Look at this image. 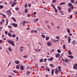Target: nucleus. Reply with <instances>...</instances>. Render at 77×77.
Wrapping results in <instances>:
<instances>
[{
  "instance_id": "51",
  "label": "nucleus",
  "mask_w": 77,
  "mask_h": 77,
  "mask_svg": "<svg viewBox=\"0 0 77 77\" xmlns=\"http://www.w3.org/2000/svg\"><path fill=\"white\" fill-rule=\"evenodd\" d=\"M15 9L17 11H18L19 10V8L18 7L16 8Z\"/></svg>"
},
{
  "instance_id": "35",
  "label": "nucleus",
  "mask_w": 77,
  "mask_h": 77,
  "mask_svg": "<svg viewBox=\"0 0 77 77\" xmlns=\"http://www.w3.org/2000/svg\"><path fill=\"white\" fill-rule=\"evenodd\" d=\"M7 49L8 50V51H12V49H11V48H7Z\"/></svg>"
},
{
  "instance_id": "43",
  "label": "nucleus",
  "mask_w": 77,
  "mask_h": 77,
  "mask_svg": "<svg viewBox=\"0 0 77 77\" xmlns=\"http://www.w3.org/2000/svg\"><path fill=\"white\" fill-rule=\"evenodd\" d=\"M55 38L57 39H59L60 37H59L58 36H57L55 37Z\"/></svg>"
},
{
  "instance_id": "34",
  "label": "nucleus",
  "mask_w": 77,
  "mask_h": 77,
  "mask_svg": "<svg viewBox=\"0 0 77 77\" xmlns=\"http://www.w3.org/2000/svg\"><path fill=\"white\" fill-rule=\"evenodd\" d=\"M57 52L58 53H61V51H60V50L59 49L57 50Z\"/></svg>"
},
{
  "instance_id": "20",
  "label": "nucleus",
  "mask_w": 77,
  "mask_h": 77,
  "mask_svg": "<svg viewBox=\"0 0 77 77\" xmlns=\"http://www.w3.org/2000/svg\"><path fill=\"white\" fill-rule=\"evenodd\" d=\"M26 24V21H23L22 23V24L23 25V26L25 25Z\"/></svg>"
},
{
  "instance_id": "32",
  "label": "nucleus",
  "mask_w": 77,
  "mask_h": 77,
  "mask_svg": "<svg viewBox=\"0 0 77 77\" xmlns=\"http://www.w3.org/2000/svg\"><path fill=\"white\" fill-rule=\"evenodd\" d=\"M76 42H75V41H72V44L73 45H75Z\"/></svg>"
},
{
  "instance_id": "21",
  "label": "nucleus",
  "mask_w": 77,
  "mask_h": 77,
  "mask_svg": "<svg viewBox=\"0 0 77 77\" xmlns=\"http://www.w3.org/2000/svg\"><path fill=\"white\" fill-rule=\"evenodd\" d=\"M49 39H50L49 37L48 36H46V41H48V40Z\"/></svg>"
},
{
  "instance_id": "19",
  "label": "nucleus",
  "mask_w": 77,
  "mask_h": 77,
  "mask_svg": "<svg viewBox=\"0 0 77 77\" xmlns=\"http://www.w3.org/2000/svg\"><path fill=\"white\" fill-rule=\"evenodd\" d=\"M16 4H17V2L13 3L12 4L11 6H12V7H13L15 5H16Z\"/></svg>"
},
{
  "instance_id": "6",
  "label": "nucleus",
  "mask_w": 77,
  "mask_h": 77,
  "mask_svg": "<svg viewBox=\"0 0 77 77\" xmlns=\"http://www.w3.org/2000/svg\"><path fill=\"white\" fill-rule=\"evenodd\" d=\"M51 40L52 41L54 42H55V43H56V42H57L59 41V40H56L54 39H52Z\"/></svg>"
},
{
  "instance_id": "8",
  "label": "nucleus",
  "mask_w": 77,
  "mask_h": 77,
  "mask_svg": "<svg viewBox=\"0 0 77 77\" xmlns=\"http://www.w3.org/2000/svg\"><path fill=\"white\" fill-rule=\"evenodd\" d=\"M52 43L50 42H48L47 43V44L48 45V46H49V47H50L51 46V44Z\"/></svg>"
},
{
  "instance_id": "53",
  "label": "nucleus",
  "mask_w": 77,
  "mask_h": 77,
  "mask_svg": "<svg viewBox=\"0 0 77 77\" xmlns=\"http://www.w3.org/2000/svg\"><path fill=\"white\" fill-rule=\"evenodd\" d=\"M70 18L72 19V15H70Z\"/></svg>"
},
{
  "instance_id": "37",
  "label": "nucleus",
  "mask_w": 77,
  "mask_h": 77,
  "mask_svg": "<svg viewBox=\"0 0 77 77\" xmlns=\"http://www.w3.org/2000/svg\"><path fill=\"white\" fill-rule=\"evenodd\" d=\"M8 27L9 29H12V26H11L10 25L8 26Z\"/></svg>"
},
{
  "instance_id": "12",
  "label": "nucleus",
  "mask_w": 77,
  "mask_h": 77,
  "mask_svg": "<svg viewBox=\"0 0 77 77\" xmlns=\"http://www.w3.org/2000/svg\"><path fill=\"white\" fill-rule=\"evenodd\" d=\"M60 54H55L56 57H59L60 56Z\"/></svg>"
},
{
  "instance_id": "56",
  "label": "nucleus",
  "mask_w": 77,
  "mask_h": 77,
  "mask_svg": "<svg viewBox=\"0 0 77 77\" xmlns=\"http://www.w3.org/2000/svg\"><path fill=\"white\" fill-rule=\"evenodd\" d=\"M64 38L66 39L68 38V36H67V35H66V36H64Z\"/></svg>"
},
{
  "instance_id": "28",
  "label": "nucleus",
  "mask_w": 77,
  "mask_h": 77,
  "mask_svg": "<svg viewBox=\"0 0 77 77\" xmlns=\"http://www.w3.org/2000/svg\"><path fill=\"white\" fill-rule=\"evenodd\" d=\"M65 5V3L64 2H63L60 3V6H61V5Z\"/></svg>"
},
{
  "instance_id": "26",
  "label": "nucleus",
  "mask_w": 77,
  "mask_h": 77,
  "mask_svg": "<svg viewBox=\"0 0 77 77\" xmlns=\"http://www.w3.org/2000/svg\"><path fill=\"white\" fill-rule=\"evenodd\" d=\"M54 69H52L51 70V74L52 75H53V74L54 73Z\"/></svg>"
},
{
  "instance_id": "44",
  "label": "nucleus",
  "mask_w": 77,
  "mask_h": 77,
  "mask_svg": "<svg viewBox=\"0 0 77 77\" xmlns=\"http://www.w3.org/2000/svg\"><path fill=\"white\" fill-rule=\"evenodd\" d=\"M63 50H65V48H66V47L65 46V45H63Z\"/></svg>"
},
{
  "instance_id": "11",
  "label": "nucleus",
  "mask_w": 77,
  "mask_h": 77,
  "mask_svg": "<svg viewBox=\"0 0 77 77\" xmlns=\"http://www.w3.org/2000/svg\"><path fill=\"white\" fill-rule=\"evenodd\" d=\"M23 50H24V47L23 46H22L20 48V52H23Z\"/></svg>"
},
{
  "instance_id": "9",
  "label": "nucleus",
  "mask_w": 77,
  "mask_h": 77,
  "mask_svg": "<svg viewBox=\"0 0 77 77\" xmlns=\"http://www.w3.org/2000/svg\"><path fill=\"white\" fill-rule=\"evenodd\" d=\"M68 57H69L70 59H73L74 58V57H73V56L72 55H69L68 56Z\"/></svg>"
},
{
  "instance_id": "10",
  "label": "nucleus",
  "mask_w": 77,
  "mask_h": 77,
  "mask_svg": "<svg viewBox=\"0 0 77 77\" xmlns=\"http://www.w3.org/2000/svg\"><path fill=\"white\" fill-rule=\"evenodd\" d=\"M73 68L74 69H76L77 70V64H75L74 66H73Z\"/></svg>"
},
{
  "instance_id": "41",
  "label": "nucleus",
  "mask_w": 77,
  "mask_h": 77,
  "mask_svg": "<svg viewBox=\"0 0 77 77\" xmlns=\"http://www.w3.org/2000/svg\"><path fill=\"white\" fill-rule=\"evenodd\" d=\"M40 62H44V60H43V59H41L40 60Z\"/></svg>"
},
{
  "instance_id": "36",
  "label": "nucleus",
  "mask_w": 77,
  "mask_h": 77,
  "mask_svg": "<svg viewBox=\"0 0 77 77\" xmlns=\"http://www.w3.org/2000/svg\"><path fill=\"white\" fill-rule=\"evenodd\" d=\"M25 13H27V12H28V11L27 10V8H26L25 10Z\"/></svg>"
},
{
  "instance_id": "15",
  "label": "nucleus",
  "mask_w": 77,
  "mask_h": 77,
  "mask_svg": "<svg viewBox=\"0 0 77 77\" xmlns=\"http://www.w3.org/2000/svg\"><path fill=\"white\" fill-rule=\"evenodd\" d=\"M68 42L69 43H70V42H71V38H70L69 37H68Z\"/></svg>"
},
{
  "instance_id": "52",
  "label": "nucleus",
  "mask_w": 77,
  "mask_h": 77,
  "mask_svg": "<svg viewBox=\"0 0 77 77\" xmlns=\"http://www.w3.org/2000/svg\"><path fill=\"white\" fill-rule=\"evenodd\" d=\"M8 31H5V34L6 35H8Z\"/></svg>"
},
{
  "instance_id": "57",
  "label": "nucleus",
  "mask_w": 77,
  "mask_h": 77,
  "mask_svg": "<svg viewBox=\"0 0 77 77\" xmlns=\"http://www.w3.org/2000/svg\"><path fill=\"white\" fill-rule=\"evenodd\" d=\"M68 11L69 12H71V9L69 8L68 9Z\"/></svg>"
},
{
  "instance_id": "25",
  "label": "nucleus",
  "mask_w": 77,
  "mask_h": 77,
  "mask_svg": "<svg viewBox=\"0 0 77 77\" xmlns=\"http://www.w3.org/2000/svg\"><path fill=\"white\" fill-rule=\"evenodd\" d=\"M14 62L16 63V64H19L20 62L19 61H14Z\"/></svg>"
},
{
  "instance_id": "24",
  "label": "nucleus",
  "mask_w": 77,
  "mask_h": 77,
  "mask_svg": "<svg viewBox=\"0 0 77 77\" xmlns=\"http://www.w3.org/2000/svg\"><path fill=\"white\" fill-rule=\"evenodd\" d=\"M13 72H14V73H19V72H18L17 70H14L13 71Z\"/></svg>"
},
{
  "instance_id": "13",
  "label": "nucleus",
  "mask_w": 77,
  "mask_h": 77,
  "mask_svg": "<svg viewBox=\"0 0 77 77\" xmlns=\"http://www.w3.org/2000/svg\"><path fill=\"white\" fill-rule=\"evenodd\" d=\"M53 59V57H51V58H49L48 59V60L49 61H52Z\"/></svg>"
},
{
  "instance_id": "63",
  "label": "nucleus",
  "mask_w": 77,
  "mask_h": 77,
  "mask_svg": "<svg viewBox=\"0 0 77 77\" xmlns=\"http://www.w3.org/2000/svg\"><path fill=\"white\" fill-rule=\"evenodd\" d=\"M0 43L1 44H2V40H0Z\"/></svg>"
},
{
  "instance_id": "54",
  "label": "nucleus",
  "mask_w": 77,
  "mask_h": 77,
  "mask_svg": "<svg viewBox=\"0 0 77 77\" xmlns=\"http://www.w3.org/2000/svg\"><path fill=\"white\" fill-rule=\"evenodd\" d=\"M27 16L28 17H30V14H28Z\"/></svg>"
},
{
  "instance_id": "38",
  "label": "nucleus",
  "mask_w": 77,
  "mask_h": 77,
  "mask_svg": "<svg viewBox=\"0 0 77 77\" xmlns=\"http://www.w3.org/2000/svg\"><path fill=\"white\" fill-rule=\"evenodd\" d=\"M16 68H17V69H18L19 68H20V67H19V66H18V65L16 66Z\"/></svg>"
},
{
  "instance_id": "2",
  "label": "nucleus",
  "mask_w": 77,
  "mask_h": 77,
  "mask_svg": "<svg viewBox=\"0 0 77 77\" xmlns=\"http://www.w3.org/2000/svg\"><path fill=\"white\" fill-rule=\"evenodd\" d=\"M6 13L7 14H8V16H9V17H11V11L10 10L7 11Z\"/></svg>"
},
{
  "instance_id": "27",
  "label": "nucleus",
  "mask_w": 77,
  "mask_h": 77,
  "mask_svg": "<svg viewBox=\"0 0 77 77\" xmlns=\"http://www.w3.org/2000/svg\"><path fill=\"white\" fill-rule=\"evenodd\" d=\"M3 8H4V6L2 5H0V9H3Z\"/></svg>"
},
{
  "instance_id": "29",
  "label": "nucleus",
  "mask_w": 77,
  "mask_h": 77,
  "mask_svg": "<svg viewBox=\"0 0 77 77\" xmlns=\"http://www.w3.org/2000/svg\"><path fill=\"white\" fill-rule=\"evenodd\" d=\"M41 36H42L43 38H45V35H42Z\"/></svg>"
},
{
  "instance_id": "18",
  "label": "nucleus",
  "mask_w": 77,
  "mask_h": 77,
  "mask_svg": "<svg viewBox=\"0 0 77 77\" xmlns=\"http://www.w3.org/2000/svg\"><path fill=\"white\" fill-rule=\"evenodd\" d=\"M20 68L21 70H22V71H23L24 70V67L23 66H20Z\"/></svg>"
},
{
  "instance_id": "23",
  "label": "nucleus",
  "mask_w": 77,
  "mask_h": 77,
  "mask_svg": "<svg viewBox=\"0 0 77 77\" xmlns=\"http://www.w3.org/2000/svg\"><path fill=\"white\" fill-rule=\"evenodd\" d=\"M0 15L2 16H3V17H4V18H6V15H5L3 14H2V13H1Z\"/></svg>"
},
{
  "instance_id": "45",
  "label": "nucleus",
  "mask_w": 77,
  "mask_h": 77,
  "mask_svg": "<svg viewBox=\"0 0 77 77\" xmlns=\"http://www.w3.org/2000/svg\"><path fill=\"white\" fill-rule=\"evenodd\" d=\"M67 32H68V33H70V30H69V29H67Z\"/></svg>"
},
{
  "instance_id": "1",
  "label": "nucleus",
  "mask_w": 77,
  "mask_h": 77,
  "mask_svg": "<svg viewBox=\"0 0 77 77\" xmlns=\"http://www.w3.org/2000/svg\"><path fill=\"white\" fill-rule=\"evenodd\" d=\"M7 42H8L10 44L12 45H13V46H15V42H14L13 41L11 40H7Z\"/></svg>"
},
{
  "instance_id": "48",
  "label": "nucleus",
  "mask_w": 77,
  "mask_h": 77,
  "mask_svg": "<svg viewBox=\"0 0 77 77\" xmlns=\"http://www.w3.org/2000/svg\"><path fill=\"white\" fill-rule=\"evenodd\" d=\"M71 2L72 3H74L75 2V1H74V0H71Z\"/></svg>"
},
{
  "instance_id": "7",
  "label": "nucleus",
  "mask_w": 77,
  "mask_h": 77,
  "mask_svg": "<svg viewBox=\"0 0 77 77\" xmlns=\"http://www.w3.org/2000/svg\"><path fill=\"white\" fill-rule=\"evenodd\" d=\"M61 68H62V67L61 66H58V69L60 73L62 72V69H61Z\"/></svg>"
},
{
  "instance_id": "50",
  "label": "nucleus",
  "mask_w": 77,
  "mask_h": 77,
  "mask_svg": "<svg viewBox=\"0 0 77 77\" xmlns=\"http://www.w3.org/2000/svg\"><path fill=\"white\" fill-rule=\"evenodd\" d=\"M36 12H34L33 13V15H36Z\"/></svg>"
},
{
  "instance_id": "46",
  "label": "nucleus",
  "mask_w": 77,
  "mask_h": 77,
  "mask_svg": "<svg viewBox=\"0 0 77 77\" xmlns=\"http://www.w3.org/2000/svg\"><path fill=\"white\" fill-rule=\"evenodd\" d=\"M68 5L69 6H71L72 5V4L71 3H68Z\"/></svg>"
},
{
  "instance_id": "55",
  "label": "nucleus",
  "mask_w": 77,
  "mask_h": 77,
  "mask_svg": "<svg viewBox=\"0 0 77 77\" xmlns=\"http://www.w3.org/2000/svg\"><path fill=\"white\" fill-rule=\"evenodd\" d=\"M50 66H51L52 68L54 67V66L52 64H50Z\"/></svg>"
},
{
  "instance_id": "33",
  "label": "nucleus",
  "mask_w": 77,
  "mask_h": 77,
  "mask_svg": "<svg viewBox=\"0 0 77 77\" xmlns=\"http://www.w3.org/2000/svg\"><path fill=\"white\" fill-rule=\"evenodd\" d=\"M56 2V0H53L52 1V3H54Z\"/></svg>"
},
{
  "instance_id": "61",
  "label": "nucleus",
  "mask_w": 77,
  "mask_h": 77,
  "mask_svg": "<svg viewBox=\"0 0 77 77\" xmlns=\"http://www.w3.org/2000/svg\"><path fill=\"white\" fill-rule=\"evenodd\" d=\"M54 49H52L51 51V52H53V51H54Z\"/></svg>"
},
{
  "instance_id": "22",
  "label": "nucleus",
  "mask_w": 77,
  "mask_h": 77,
  "mask_svg": "<svg viewBox=\"0 0 77 77\" xmlns=\"http://www.w3.org/2000/svg\"><path fill=\"white\" fill-rule=\"evenodd\" d=\"M45 69L46 71H48V72L50 71V69L48 67H46Z\"/></svg>"
},
{
  "instance_id": "62",
  "label": "nucleus",
  "mask_w": 77,
  "mask_h": 77,
  "mask_svg": "<svg viewBox=\"0 0 77 77\" xmlns=\"http://www.w3.org/2000/svg\"><path fill=\"white\" fill-rule=\"evenodd\" d=\"M27 4H26L25 5V8H27Z\"/></svg>"
},
{
  "instance_id": "59",
  "label": "nucleus",
  "mask_w": 77,
  "mask_h": 77,
  "mask_svg": "<svg viewBox=\"0 0 77 77\" xmlns=\"http://www.w3.org/2000/svg\"><path fill=\"white\" fill-rule=\"evenodd\" d=\"M34 31L35 33H37V30H34Z\"/></svg>"
},
{
  "instance_id": "39",
  "label": "nucleus",
  "mask_w": 77,
  "mask_h": 77,
  "mask_svg": "<svg viewBox=\"0 0 77 77\" xmlns=\"http://www.w3.org/2000/svg\"><path fill=\"white\" fill-rule=\"evenodd\" d=\"M12 38H15V37H16V35H15V34H13L12 35Z\"/></svg>"
},
{
  "instance_id": "42",
  "label": "nucleus",
  "mask_w": 77,
  "mask_h": 77,
  "mask_svg": "<svg viewBox=\"0 0 77 77\" xmlns=\"http://www.w3.org/2000/svg\"><path fill=\"white\" fill-rule=\"evenodd\" d=\"M30 74V72L29 71H28L26 72V75H29Z\"/></svg>"
},
{
  "instance_id": "60",
  "label": "nucleus",
  "mask_w": 77,
  "mask_h": 77,
  "mask_svg": "<svg viewBox=\"0 0 77 77\" xmlns=\"http://www.w3.org/2000/svg\"><path fill=\"white\" fill-rule=\"evenodd\" d=\"M33 32H34V30H32V31H31V33H33Z\"/></svg>"
},
{
  "instance_id": "30",
  "label": "nucleus",
  "mask_w": 77,
  "mask_h": 77,
  "mask_svg": "<svg viewBox=\"0 0 77 77\" xmlns=\"http://www.w3.org/2000/svg\"><path fill=\"white\" fill-rule=\"evenodd\" d=\"M57 8L59 11H61V9H62L60 6L57 7Z\"/></svg>"
},
{
  "instance_id": "49",
  "label": "nucleus",
  "mask_w": 77,
  "mask_h": 77,
  "mask_svg": "<svg viewBox=\"0 0 77 77\" xmlns=\"http://www.w3.org/2000/svg\"><path fill=\"white\" fill-rule=\"evenodd\" d=\"M54 9L55 10V12H56V13H57V10L56 9V8H54Z\"/></svg>"
},
{
  "instance_id": "3",
  "label": "nucleus",
  "mask_w": 77,
  "mask_h": 77,
  "mask_svg": "<svg viewBox=\"0 0 77 77\" xmlns=\"http://www.w3.org/2000/svg\"><path fill=\"white\" fill-rule=\"evenodd\" d=\"M62 60L64 62H66V63H69V62L70 61L69 60L66 59L64 60L63 59V58H62Z\"/></svg>"
},
{
  "instance_id": "4",
  "label": "nucleus",
  "mask_w": 77,
  "mask_h": 77,
  "mask_svg": "<svg viewBox=\"0 0 77 77\" xmlns=\"http://www.w3.org/2000/svg\"><path fill=\"white\" fill-rule=\"evenodd\" d=\"M12 25L14 27H18V25L16 23H12Z\"/></svg>"
},
{
  "instance_id": "5",
  "label": "nucleus",
  "mask_w": 77,
  "mask_h": 77,
  "mask_svg": "<svg viewBox=\"0 0 77 77\" xmlns=\"http://www.w3.org/2000/svg\"><path fill=\"white\" fill-rule=\"evenodd\" d=\"M59 70H58V69H57V68H56L55 69V74H58V73H59Z\"/></svg>"
},
{
  "instance_id": "17",
  "label": "nucleus",
  "mask_w": 77,
  "mask_h": 77,
  "mask_svg": "<svg viewBox=\"0 0 77 77\" xmlns=\"http://www.w3.org/2000/svg\"><path fill=\"white\" fill-rule=\"evenodd\" d=\"M68 53L69 55H71L72 54V53H71V51L70 50H69L68 51Z\"/></svg>"
},
{
  "instance_id": "58",
  "label": "nucleus",
  "mask_w": 77,
  "mask_h": 77,
  "mask_svg": "<svg viewBox=\"0 0 77 77\" xmlns=\"http://www.w3.org/2000/svg\"><path fill=\"white\" fill-rule=\"evenodd\" d=\"M27 57V55L23 56V57H24V58H26Z\"/></svg>"
},
{
  "instance_id": "16",
  "label": "nucleus",
  "mask_w": 77,
  "mask_h": 77,
  "mask_svg": "<svg viewBox=\"0 0 77 77\" xmlns=\"http://www.w3.org/2000/svg\"><path fill=\"white\" fill-rule=\"evenodd\" d=\"M8 36H10V37H12V35H11V33L10 32H8Z\"/></svg>"
},
{
  "instance_id": "31",
  "label": "nucleus",
  "mask_w": 77,
  "mask_h": 77,
  "mask_svg": "<svg viewBox=\"0 0 77 77\" xmlns=\"http://www.w3.org/2000/svg\"><path fill=\"white\" fill-rule=\"evenodd\" d=\"M11 19H13L14 22H16V19L14 17H11Z\"/></svg>"
},
{
  "instance_id": "64",
  "label": "nucleus",
  "mask_w": 77,
  "mask_h": 77,
  "mask_svg": "<svg viewBox=\"0 0 77 77\" xmlns=\"http://www.w3.org/2000/svg\"><path fill=\"white\" fill-rule=\"evenodd\" d=\"M8 77H12V76L11 75H9L8 76Z\"/></svg>"
},
{
  "instance_id": "40",
  "label": "nucleus",
  "mask_w": 77,
  "mask_h": 77,
  "mask_svg": "<svg viewBox=\"0 0 77 77\" xmlns=\"http://www.w3.org/2000/svg\"><path fill=\"white\" fill-rule=\"evenodd\" d=\"M51 5L52 6V7H53V8H54V9L55 8V7L54 6V4H51Z\"/></svg>"
},
{
  "instance_id": "14",
  "label": "nucleus",
  "mask_w": 77,
  "mask_h": 77,
  "mask_svg": "<svg viewBox=\"0 0 77 77\" xmlns=\"http://www.w3.org/2000/svg\"><path fill=\"white\" fill-rule=\"evenodd\" d=\"M6 26H8V19H7L6 20Z\"/></svg>"
},
{
  "instance_id": "47",
  "label": "nucleus",
  "mask_w": 77,
  "mask_h": 77,
  "mask_svg": "<svg viewBox=\"0 0 77 77\" xmlns=\"http://www.w3.org/2000/svg\"><path fill=\"white\" fill-rule=\"evenodd\" d=\"M70 8L72 9H74V6L72 5H71V6H70Z\"/></svg>"
}]
</instances>
